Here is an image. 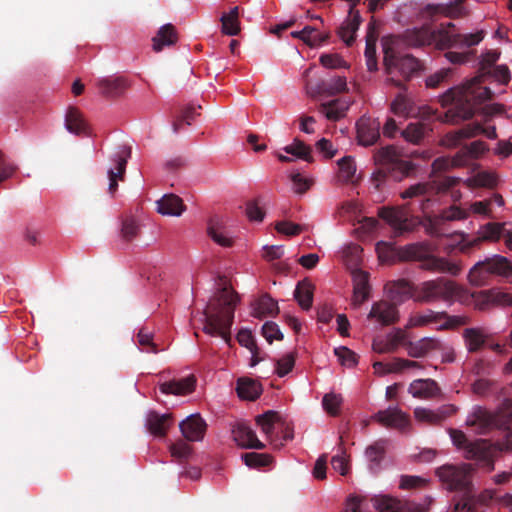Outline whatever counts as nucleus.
<instances>
[{"label":"nucleus","instance_id":"3","mask_svg":"<svg viewBox=\"0 0 512 512\" xmlns=\"http://www.w3.org/2000/svg\"><path fill=\"white\" fill-rule=\"evenodd\" d=\"M440 481L451 491H463V497L454 505V512H482V505L470 494L471 468L446 464L436 470Z\"/></svg>","mask_w":512,"mask_h":512},{"label":"nucleus","instance_id":"59","mask_svg":"<svg viewBox=\"0 0 512 512\" xmlns=\"http://www.w3.org/2000/svg\"><path fill=\"white\" fill-rule=\"evenodd\" d=\"M334 353L344 366L353 367L358 363L357 354L345 346L335 348Z\"/></svg>","mask_w":512,"mask_h":512},{"label":"nucleus","instance_id":"23","mask_svg":"<svg viewBox=\"0 0 512 512\" xmlns=\"http://www.w3.org/2000/svg\"><path fill=\"white\" fill-rule=\"evenodd\" d=\"M172 423V414H159L156 411H150L146 417V427L156 437H165Z\"/></svg>","mask_w":512,"mask_h":512},{"label":"nucleus","instance_id":"11","mask_svg":"<svg viewBox=\"0 0 512 512\" xmlns=\"http://www.w3.org/2000/svg\"><path fill=\"white\" fill-rule=\"evenodd\" d=\"M378 216L392 227L396 235L411 232L415 227V222L404 205L381 207L378 210Z\"/></svg>","mask_w":512,"mask_h":512},{"label":"nucleus","instance_id":"7","mask_svg":"<svg viewBox=\"0 0 512 512\" xmlns=\"http://www.w3.org/2000/svg\"><path fill=\"white\" fill-rule=\"evenodd\" d=\"M449 435L453 444L462 449L464 456L469 460L478 461L487 471L494 469V460L489 443L484 439L469 441L464 432L458 429H450Z\"/></svg>","mask_w":512,"mask_h":512},{"label":"nucleus","instance_id":"25","mask_svg":"<svg viewBox=\"0 0 512 512\" xmlns=\"http://www.w3.org/2000/svg\"><path fill=\"white\" fill-rule=\"evenodd\" d=\"M361 23V17L359 11L353 10V7L349 9L348 18L342 23L338 29V35L342 41L347 45L351 46L355 41L356 32Z\"/></svg>","mask_w":512,"mask_h":512},{"label":"nucleus","instance_id":"60","mask_svg":"<svg viewBox=\"0 0 512 512\" xmlns=\"http://www.w3.org/2000/svg\"><path fill=\"white\" fill-rule=\"evenodd\" d=\"M191 452L192 447L183 440H179L170 445L171 456L179 462L186 460L190 456Z\"/></svg>","mask_w":512,"mask_h":512},{"label":"nucleus","instance_id":"38","mask_svg":"<svg viewBox=\"0 0 512 512\" xmlns=\"http://www.w3.org/2000/svg\"><path fill=\"white\" fill-rule=\"evenodd\" d=\"M388 441L386 439H380L368 446L365 454L369 461V468L374 473L378 472L380 463L384 458L386 446Z\"/></svg>","mask_w":512,"mask_h":512},{"label":"nucleus","instance_id":"19","mask_svg":"<svg viewBox=\"0 0 512 512\" xmlns=\"http://www.w3.org/2000/svg\"><path fill=\"white\" fill-rule=\"evenodd\" d=\"M358 143L362 146L374 145L380 138V122L370 117H361L356 123Z\"/></svg>","mask_w":512,"mask_h":512},{"label":"nucleus","instance_id":"1","mask_svg":"<svg viewBox=\"0 0 512 512\" xmlns=\"http://www.w3.org/2000/svg\"><path fill=\"white\" fill-rule=\"evenodd\" d=\"M499 57L500 52L496 50H489L484 53L480 61V74L461 86L448 89L441 96L442 106H451L445 115L447 121L458 123L471 119L477 106L492 98L491 89L482 86V84Z\"/></svg>","mask_w":512,"mask_h":512},{"label":"nucleus","instance_id":"35","mask_svg":"<svg viewBox=\"0 0 512 512\" xmlns=\"http://www.w3.org/2000/svg\"><path fill=\"white\" fill-rule=\"evenodd\" d=\"M462 336L465 346L470 353H475L482 349L488 339V335L482 328H466Z\"/></svg>","mask_w":512,"mask_h":512},{"label":"nucleus","instance_id":"6","mask_svg":"<svg viewBox=\"0 0 512 512\" xmlns=\"http://www.w3.org/2000/svg\"><path fill=\"white\" fill-rule=\"evenodd\" d=\"M492 275L506 277L512 282V264L504 256L493 255L477 262L469 271V282L474 286H484Z\"/></svg>","mask_w":512,"mask_h":512},{"label":"nucleus","instance_id":"63","mask_svg":"<svg viewBox=\"0 0 512 512\" xmlns=\"http://www.w3.org/2000/svg\"><path fill=\"white\" fill-rule=\"evenodd\" d=\"M446 313H438L428 310L424 313L417 314L412 318L413 325L422 326L433 322H438L440 319L445 318Z\"/></svg>","mask_w":512,"mask_h":512},{"label":"nucleus","instance_id":"27","mask_svg":"<svg viewBox=\"0 0 512 512\" xmlns=\"http://www.w3.org/2000/svg\"><path fill=\"white\" fill-rule=\"evenodd\" d=\"M353 280V301L355 305H361L369 298V274L360 269L352 272Z\"/></svg>","mask_w":512,"mask_h":512},{"label":"nucleus","instance_id":"48","mask_svg":"<svg viewBox=\"0 0 512 512\" xmlns=\"http://www.w3.org/2000/svg\"><path fill=\"white\" fill-rule=\"evenodd\" d=\"M434 12L439 13L445 17L456 19L465 15V8L463 0H454L447 5L430 6Z\"/></svg>","mask_w":512,"mask_h":512},{"label":"nucleus","instance_id":"40","mask_svg":"<svg viewBox=\"0 0 512 512\" xmlns=\"http://www.w3.org/2000/svg\"><path fill=\"white\" fill-rule=\"evenodd\" d=\"M431 129L423 122L409 123L400 134L407 141L412 144L418 145L425 138Z\"/></svg>","mask_w":512,"mask_h":512},{"label":"nucleus","instance_id":"37","mask_svg":"<svg viewBox=\"0 0 512 512\" xmlns=\"http://www.w3.org/2000/svg\"><path fill=\"white\" fill-rule=\"evenodd\" d=\"M177 32L172 24H165L158 30L156 36L152 39L153 49L159 52L164 46H171L177 42Z\"/></svg>","mask_w":512,"mask_h":512},{"label":"nucleus","instance_id":"29","mask_svg":"<svg viewBox=\"0 0 512 512\" xmlns=\"http://www.w3.org/2000/svg\"><path fill=\"white\" fill-rule=\"evenodd\" d=\"M66 129L75 135H85L88 133V124L81 113L76 107H69L65 116Z\"/></svg>","mask_w":512,"mask_h":512},{"label":"nucleus","instance_id":"54","mask_svg":"<svg viewBox=\"0 0 512 512\" xmlns=\"http://www.w3.org/2000/svg\"><path fill=\"white\" fill-rule=\"evenodd\" d=\"M389 176L394 178V176L399 175L391 171H387L383 168H379L378 170H376L370 178L371 189L374 192H382L385 188Z\"/></svg>","mask_w":512,"mask_h":512},{"label":"nucleus","instance_id":"18","mask_svg":"<svg viewBox=\"0 0 512 512\" xmlns=\"http://www.w3.org/2000/svg\"><path fill=\"white\" fill-rule=\"evenodd\" d=\"M380 425L405 431L410 426L409 416L397 407H388L372 416Z\"/></svg>","mask_w":512,"mask_h":512},{"label":"nucleus","instance_id":"12","mask_svg":"<svg viewBox=\"0 0 512 512\" xmlns=\"http://www.w3.org/2000/svg\"><path fill=\"white\" fill-rule=\"evenodd\" d=\"M390 110L397 116L404 118H420L428 120L434 115V111L430 107H419L413 99L404 93L396 95L391 102Z\"/></svg>","mask_w":512,"mask_h":512},{"label":"nucleus","instance_id":"26","mask_svg":"<svg viewBox=\"0 0 512 512\" xmlns=\"http://www.w3.org/2000/svg\"><path fill=\"white\" fill-rule=\"evenodd\" d=\"M196 386V378L194 375H189L187 377L171 380L168 382H164L160 385V391L163 394H173V395H187L194 391Z\"/></svg>","mask_w":512,"mask_h":512},{"label":"nucleus","instance_id":"13","mask_svg":"<svg viewBox=\"0 0 512 512\" xmlns=\"http://www.w3.org/2000/svg\"><path fill=\"white\" fill-rule=\"evenodd\" d=\"M373 506L380 512H428L432 500L429 498L425 504L402 501L388 495H379L372 498Z\"/></svg>","mask_w":512,"mask_h":512},{"label":"nucleus","instance_id":"44","mask_svg":"<svg viewBox=\"0 0 512 512\" xmlns=\"http://www.w3.org/2000/svg\"><path fill=\"white\" fill-rule=\"evenodd\" d=\"M220 21L222 32L229 36H235L240 32L239 7H233L229 13H223Z\"/></svg>","mask_w":512,"mask_h":512},{"label":"nucleus","instance_id":"28","mask_svg":"<svg viewBox=\"0 0 512 512\" xmlns=\"http://www.w3.org/2000/svg\"><path fill=\"white\" fill-rule=\"evenodd\" d=\"M408 391L415 398L428 399L436 397L440 393V388L432 379H418L410 384Z\"/></svg>","mask_w":512,"mask_h":512},{"label":"nucleus","instance_id":"16","mask_svg":"<svg viewBox=\"0 0 512 512\" xmlns=\"http://www.w3.org/2000/svg\"><path fill=\"white\" fill-rule=\"evenodd\" d=\"M505 232V225L500 223H488L482 227L479 236L469 240L461 241L458 244L459 250L464 254H469L474 248H478L483 241H497Z\"/></svg>","mask_w":512,"mask_h":512},{"label":"nucleus","instance_id":"42","mask_svg":"<svg viewBox=\"0 0 512 512\" xmlns=\"http://www.w3.org/2000/svg\"><path fill=\"white\" fill-rule=\"evenodd\" d=\"M347 106L339 99L321 103L318 111L330 121H337L345 116Z\"/></svg>","mask_w":512,"mask_h":512},{"label":"nucleus","instance_id":"4","mask_svg":"<svg viewBox=\"0 0 512 512\" xmlns=\"http://www.w3.org/2000/svg\"><path fill=\"white\" fill-rule=\"evenodd\" d=\"M397 46V39L386 40L383 43L384 70L385 73L389 75L387 83L405 90V84L401 80L395 79L392 75L397 71L405 81H408L414 74L421 70L422 64L417 58L410 54H401Z\"/></svg>","mask_w":512,"mask_h":512},{"label":"nucleus","instance_id":"14","mask_svg":"<svg viewBox=\"0 0 512 512\" xmlns=\"http://www.w3.org/2000/svg\"><path fill=\"white\" fill-rule=\"evenodd\" d=\"M485 37L483 30H478L475 33L462 34H448L445 31L438 32V40L440 50H448L451 48L464 49L478 45Z\"/></svg>","mask_w":512,"mask_h":512},{"label":"nucleus","instance_id":"39","mask_svg":"<svg viewBox=\"0 0 512 512\" xmlns=\"http://www.w3.org/2000/svg\"><path fill=\"white\" fill-rule=\"evenodd\" d=\"M236 391L241 399L253 401L260 396L262 389L261 385L255 380L239 378L237 381Z\"/></svg>","mask_w":512,"mask_h":512},{"label":"nucleus","instance_id":"2","mask_svg":"<svg viewBox=\"0 0 512 512\" xmlns=\"http://www.w3.org/2000/svg\"><path fill=\"white\" fill-rule=\"evenodd\" d=\"M238 301V295L226 284L218 288L202 312L203 332L212 337H221L230 344L231 327Z\"/></svg>","mask_w":512,"mask_h":512},{"label":"nucleus","instance_id":"47","mask_svg":"<svg viewBox=\"0 0 512 512\" xmlns=\"http://www.w3.org/2000/svg\"><path fill=\"white\" fill-rule=\"evenodd\" d=\"M470 426L477 427L479 434H485L494 426V417L486 411H478L473 415V419L467 421Z\"/></svg>","mask_w":512,"mask_h":512},{"label":"nucleus","instance_id":"21","mask_svg":"<svg viewBox=\"0 0 512 512\" xmlns=\"http://www.w3.org/2000/svg\"><path fill=\"white\" fill-rule=\"evenodd\" d=\"M368 319H376L383 326L395 323L398 320L396 304L387 301L375 302L368 314Z\"/></svg>","mask_w":512,"mask_h":512},{"label":"nucleus","instance_id":"33","mask_svg":"<svg viewBox=\"0 0 512 512\" xmlns=\"http://www.w3.org/2000/svg\"><path fill=\"white\" fill-rule=\"evenodd\" d=\"M456 412V407L453 405L442 407L439 411L435 412L430 409L417 408L414 411L415 417L419 421H425L431 424L441 423L444 419Z\"/></svg>","mask_w":512,"mask_h":512},{"label":"nucleus","instance_id":"8","mask_svg":"<svg viewBox=\"0 0 512 512\" xmlns=\"http://www.w3.org/2000/svg\"><path fill=\"white\" fill-rule=\"evenodd\" d=\"M461 288L453 281L445 278L425 281L415 288V300L420 302H433L437 300L451 301L458 299Z\"/></svg>","mask_w":512,"mask_h":512},{"label":"nucleus","instance_id":"17","mask_svg":"<svg viewBox=\"0 0 512 512\" xmlns=\"http://www.w3.org/2000/svg\"><path fill=\"white\" fill-rule=\"evenodd\" d=\"M467 217V212L458 206H450L442 210L438 215L428 218L427 231L431 236L441 237L442 225L447 221L462 220Z\"/></svg>","mask_w":512,"mask_h":512},{"label":"nucleus","instance_id":"52","mask_svg":"<svg viewBox=\"0 0 512 512\" xmlns=\"http://www.w3.org/2000/svg\"><path fill=\"white\" fill-rule=\"evenodd\" d=\"M237 341L241 346L247 348L252 353V365H255L258 362V360L256 359L258 347L256 345V341L251 331L247 329H241L237 334Z\"/></svg>","mask_w":512,"mask_h":512},{"label":"nucleus","instance_id":"61","mask_svg":"<svg viewBox=\"0 0 512 512\" xmlns=\"http://www.w3.org/2000/svg\"><path fill=\"white\" fill-rule=\"evenodd\" d=\"M319 61L323 67L328 69L349 67L347 62L339 54H322Z\"/></svg>","mask_w":512,"mask_h":512},{"label":"nucleus","instance_id":"10","mask_svg":"<svg viewBox=\"0 0 512 512\" xmlns=\"http://www.w3.org/2000/svg\"><path fill=\"white\" fill-rule=\"evenodd\" d=\"M445 31L448 34H458L456 25L453 22L442 23L435 30L426 27L413 29L406 32L407 43L411 46H422L434 44L440 50V42L438 40V32Z\"/></svg>","mask_w":512,"mask_h":512},{"label":"nucleus","instance_id":"53","mask_svg":"<svg viewBox=\"0 0 512 512\" xmlns=\"http://www.w3.org/2000/svg\"><path fill=\"white\" fill-rule=\"evenodd\" d=\"M242 459L244 463L250 468H259L268 466L272 458L268 454H260L256 452H248L242 454Z\"/></svg>","mask_w":512,"mask_h":512},{"label":"nucleus","instance_id":"36","mask_svg":"<svg viewBox=\"0 0 512 512\" xmlns=\"http://www.w3.org/2000/svg\"><path fill=\"white\" fill-rule=\"evenodd\" d=\"M347 90V82L346 78L342 76L335 77L330 81H322L316 90L308 91V94L312 97L317 94H326L328 96H333L338 93L345 92Z\"/></svg>","mask_w":512,"mask_h":512},{"label":"nucleus","instance_id":"57","mask_svg":"<svg viewBox=\"0 0 512 512\" xmlns=\"http://www.w3.org/2000/svg\"><path fill=\"white\" fill-rule=\"evenodd\" d=\"M137 340L139 345L142 346L143 351L155 354L159 352L157 344L153 342V334L147 328L143 327L139 330Z\"/></svg>","mask_w":512,"mask_h":512},{"label":"nucleus","instance_id":"51","mask_svg":"<svg viewBox=\"0 0 512 512\" xmlns=\"http://www.w3.org/2000/svg\"><path fill=\"white\" fill-rule=\"evenodd\" d=\"M197 112L194 106L189 105L182 108L179 113L175 116L173 121V131L175 133L180 132L182 126L184 124L191 125L192 121L195 119Z\"/></svg>","mask_w":512,"mask_h":512},{"label":"nucleus","instance_id":"41","mask_svg":"<svg viewBox=\"0 0 512 512\" xmlns=\"http://www.w3.org/2000/svg\"><path fill=\"white\" fill-rule=\"evenodd\" d=\"M278 311L277 302L268 294H265L256 301L253 308V316L256 318L275 316Z\"/></svg>","mask_w":512,"mask_h":512},{"label":"nucleus","instance_id":"58","mask_svg":"<svg viewBox=\"0 0 512 512\" xmlns=\"http://www.w3.org/2000/svg\"><path fill=\"white\" fill-rule=\"evenodd\" d=\"M208 235L220 246L230 247L233 244V239L227 236L225 231L219 226L210 224L208 227Z\"/></svg>","mask_w":512,"mask_h":512},{"label":"nucleus","instance_id":"24","mask_svg":"<svg viewBox=\"0 0 512 512\" xmlns=\"http://www.w3.org/2000/svg\"><path fill=\"white\" fill-rule=\"evenodd\" d=\"M385 290L390 300L396 305L414 296L413 291L415 292L412 284L405 279L387 283Z\"/></svg>","mask_w":512,"mask_h":512},{"label":"nucleus","instance_id":"32","mask_svg":"<svg viewBox=\"0 0 512 512\" xmlns=\"http://www.w3.org/2000/svg\"><path fill=\"white\" fill-rule=\"evenodd\" d=\"M373 367L378 373H396L408 368H422V364L417 361L402 358H394L390 362H375Z\"/></svg>","mask_w":512,"mask_h":512},{"label":"nucleus","instance_id":"46","mask_svg":"<svg viewBox=\"0 0 512 512\" xmlns=\"http://www.w3.org/2000/svg\"><path fill=\"white\" fill-rule=\"evenodd\" d=\"M480 130V123L468 124L455 132L449 133L447 135V140L450 145L457 146L462 140L473 138L480 134Z\"/></svg>","mask_w":512,"mask_h":512},{"label":"nucleus","instance_id":"62","mask_svg":"<svg viewBox=\"0 0 512 512\" xmlns=\"http://www.w3.org/2000/svg\"><path fill=\"white\" fill-rule=\"evenodd\" d=\"M139 234V225L132 219H125L122 222L121 237L126 242L133 241Z\"/></svg>","mask_w":512,"mask_h":512},{"label":"nucleus","instance_id":"50","mask_svg":"<svg viewBox=\"0 0 512 512\" xmlns=\"http://www.w3.org/2000/svg\"><path fill=\"white\" fill-rule=\"evenodd\" d=\"M284 151L307 162L313 161L311 147L299 139H295L292 144L287 145Z\"/></svg>","mask_w":512,"mask_h":512},{"label":"nucleus","instance_id":"56","mask_svg":"<svg viewBox=\"0 0 512 512\" xmlns=\"http://www.w3.org/2000/svg\"><path fill=\"white\" fill-rule=\"evenodd\" d=\"M465 184L468 187H493L496 185V177L488 172H480L475 176L466 180Z\"/></svg>","mask_w":512,"mask_h":512},{"label":"nucleus","instance_id":"15","mask_svg":"<svg viewBox=\"0 0 512 512\" xmlns=\"http://www.w3.org/2000/svg\"><path fill=\"white\" fill-rule=\"evenodd\" d=\"M131 155V148L127 146L119 147L118 151L113 155L112 161L114 166L108 169L109 187L108 191L114 195L118 188V181L124 179L128 158Z\"/></svg>","mask_w":512,"mask_h":512},{"label":"nucleus","instance_id":"34","mask_svg":"<svg viewBox=\"0 0 512 512\" xmlns=\"http://www.w3.org/2000/svg\"><path fill=\"white\" fill-rule=\"evenodd\" d=\"M98 86L102 95L114 98L121 96L129 84L125 78L116 77L102 79L99 81Z\"/></svg>","mask_w":512,"mask_h":512},{"label":"nucleus","instance_id":"43","mask_svg":"<svg viewBox=\"0 0 512 512\" xmlns=\"http://www.w3.org/2000/svg\"><path fill=\"white\" fill-rule=\"evenodd\" d=\"M338 181L346 184V183H354V177L357 171L355 160L352 156H344L343 158L338 160Z\"/></svg>","mask_w":512,"mask_h":512},{"label":"nucleus","instance_id":"45","mask_svg":"<svg viewBox=\"0 0 512 512\" xmlns=\"http://www.w3.org/2000/svg\"><path fill=\"white\" fill-rule=\"evenodd\" d=\"M314 286L308 281L299 282L294 291V297L304 310H309L313 302Z\"/></svg>","mask_w":512,"mask_h":512},{"label":"nucleus","instance_id":"9","mask_svg":"<svg viewBox=\"0 0 512 512\" xmlns=\"http://www.w3.org/2000/svg\"><path fill=\"white\" fill-rule=\"evenodd\" d=\"M374 162L379 168L398 174L394 180L400 181L415 170V165L410 161L401 159V156L393 145L378 149L374 153Z\"/></svg>","mask_w":512,"mask_h":512},{"label":"nucleus","instance_id":"30","mask_svg":"<svg viewBox=\"0 0 512 512\" xmlns=\"http://www.w3.org/2000/svg\"><path fill=\"white\" fill-rule=\"evenodd\" d=\"M156 203L157 211L162 215L180 216L186 208L183 200L174 194L164 195Z\"/></svg>","mask_w":512,"mask_h":512},{"label":"nucleus","instance_id":"22","mask_svg":"<svg viewBox=\"0 0 512 512\" xmlns=\"http://www.w3.org/2000/svg\"><path fill=\"white\" fill-rule=\"evenodd\" d=\"M234 441L242 448L246 449H258L262 450L265 448L255 433L247 424L238 423L232 430Z\"/></svg>","mask_w":512,"mask_h":512},{"label":"nucleus","instance_id":"49","mask_svg":"<svg viewBox=\"0 0 512 512\" xmlns=\"http://www.w3.org/2000/svg\"><path fill=\"white\" fill-rule=\"evenodd\" d=\"M303 42L310 47H318L329 39V33L319 32L317 27L305 26L302 29Z\"/></svg>","mask_w":512,"mask_h":512},{"label":"nucleus","instance_id":"20","mask_svg":"<svg viewBox=\"0 0 512 512\" xmlns=\"http://www.w3.org/2000/svg\"><path fill=\"white\" fill-rule=\"evenodd\" d=\"M183 437L188 441H201L204 438L207 424L199 414H192L179 424Z\"/></svg>","mask_w":512,"mask_h":512},{"label":"nucleus","instance_id":"55","mask_svg":"<svg viewBox=\"0 0 512 512\" xmlns=\"http://www.w3.org/2000/svg\"><path fill=\"white\" fill-rule=\"evenodd\" d=\"M277 412L269 410L262 415L256 417L257 424L261 427V430L266 435H271L274 431V423L279 420Z\"/></svg>","mask_w":512,"mask_h":512},{"label":"nucleus","instance_id":"31","mask_svg":"<svg viewBox=\"0 0 512 512\" xmlns=\"http://www.w3.org/2000/svg\"><path fill=\"white\" fill-rule=\"evenodd\" d=\"M441 349V343L435 338H422L416 342L409 341L407 343V353L410 357L421 358L426 356L430 351Z\"/></svg>","mask_w":512,"mask_h":512},{"label":"nucleus","instance_id":"64","mask_svg":"<svg viewBox=\"0 0 512 512\" xmlns=\"http://www.w3.org/2000/svg\"><path fill=\"white\" fill-rule=\"evenodd\" d=\"M342 401L343 399L340 395L328 393L323 397L322 404L327 413L335 416L339 412Z\"/></svg>","mask_w":512,"mask_h":512},{"label":"nucleus","instance_id":"5","mask_svg":"<svg viewBox=\"0 0 512 512\" xmlns=\"http://www.w3.org/2000/svg\"><path fill=\"white\" fill-rule=\"evenodd\" d=\"M400 257L406 261H419L421 268L436 273H448L456 276L461 272L460 265L450 262L446 258L432 255L428 245L423 243L404 246L400 250Z\"/></svg>","mask_w":512,"mask_h":512}]
</instances>
